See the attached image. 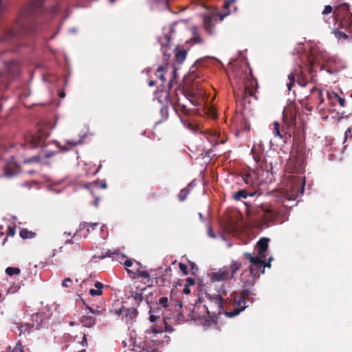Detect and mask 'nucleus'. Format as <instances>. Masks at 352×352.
Listing matches in <instances>:
<instances>
[{"label": "nucleus", "instance_id": "1", "mask_svg": "<svg viewBox=\"0 0 352 352\" xmlns=\"http://www.w3.org/2000/svg\"><path fill=\"white\" fill-rule=\"evenodd\" d=\"M241 264L236 261H232L230 265L224 266L211 275V279L214 281H223L232 279L239 271Z\"/></svg>", "mask_w": 352, "mask_h": 352}, {"label": "nucleus", "instance_id": "2", "mask_svg": "<svg viewBox=\"0 0 352 352\" xmlns=\"http://www.w3.org/2000/svg\"><path fill=\"white\" fill-rule=\"evenodd\" d=\"M206 297L209 300V304L206 306L208 314L212 316L220 315L223 312L224 302L222 297L219 295L212 296L207 294Z\"/></svg>", "mask_w": 352, "mask_h": 352}, {"label": "nucleus", "instance_id": "3", "mask_svg": "<svg viewBox=\"0 0 352 352\" xmlns=\"http://www.w3.org/2000/svg\"><path fill=\"white\" fill-rule=\"evenodd\" d=\"M47 136V135L42 131H38L34 135L27 136L25 138L27 146L32 148L43 146Z\"/></svg>", "mask_w": 352, "mask_h": 352}, {"label": "nucleus", "instance_id": "4", "mask_svg": "<svg viewBox=\"0 0 352 352\" xmlns=\"http://www.w3.org/2000/svg\"><path fill=\"white\" fill-rule=\"evenodd\" d=\"M246 308L245 305V298L243 296H240L239 299L236 300L235 307L232 311H226L225 314L226 316L229 318L234 317L238 314H239L242 311H243Z\"/></svg>", "mask_w": 352, "mask_h": 352}, {"label": "nucleus", "instance_id": "5", "mask_svg": "<svg viewBox=\"0 0 352 352\" xmlns=\"http://www.w3.org/2000/svg\"><path fill=\"white\" fill-rule=\"evenodd\" d=\"M244 256L248 260H249L252 265H255L256 267H258L259 269H262L261 273H264L263 264L265 261L263 259L265 257H261L258 254L256 256H254L251 254L247 252L244 253Z\"/></svg>", "mask_w": 352, "mask_h": 352}, {"label": "nucleus", "instance_id": "6", "mask_svg": "<svg viewBox=\"0 0 352 352\" xmlns=\"http://www.w3.org/2000/svg\"><path fill=\"white\" fill-rule=\"evenodd\" d=\"M250 268V277L252 280L245 279L243 276L244 273L243 272L241 276V280L244 284H252L255 277L259 276L260 272L262 271V269H259L258 267H256L255 265H251L249 267Z\"/></svg>", "mask_w": 352, "mask_h": 352}, {"label": "nucleus", "instance_id": "7", "mask_svg": "<svg viewBox=\"0 0 352 352\" xmlns=\"http://www.w3.org/2000/svg\"><path fill=\"white\" fill-rule=\"evenodd\" d=\"M252 153L253 155V159L257 166L256 168H257L258 174H259V171H261L262 173H264V171H266V173H268L269 170H267L266 162L263 160L262 156L260 155L256 154L253 151V150L252 151Z\"/></svg>", "mask_w": 352, "mask_h": 352}, {"label": "nucleus", "instance_id": "8", "mask_svg": "<svg viewBox=\"0 0 352 352\" xmlns=\"http://www.w3.org/2000/svg\"><path fill=\"white\" fill-rule=\"evenodd\" d=\"M268 239L263 238L256 243L258 254L261 255V257H265V252L268 247Z\"/></svg>", "mask_w": 352, "mask_h": 352}, {"label": "nucleus", "instance_id": "9", "mask_svg": "<svg viewBox=\"0 0 352 352\" xmlns=\"http://www.w3.org/2000/svg\"><path fill=\"white\" fill-rule=\"evenodd\" d=\"M164 64L163 65L160 66L155 73V75L157 78H159L162 82H164L166 80V78L163 74V72L166 69V67L168 65V57H166V54L165 51H164Z\"/></svg>", "mask_w": 352, "mask_h": 352}, {"label": "nucleus", "instance_id": "10", "mask_svg": "<svg viewBox=\"0 0 352 352\" xmlns=\"http://www.w3.org/2000/svg\"><path fill=\"white\" fill-rule=\"evenodd\" d=\"M80 322L82 324L84 327L90 328L95 324L96 320L91 316L85 315L81 317Z\"/></svg>", "mask_w": 352, "mask_h": 352}, {"label": "nucleus", "instance_id": "11", "mask_svg": "<svg viewBox=\"0 0 352 352\" xmlns=\"http://www.w3.org/2000/svg\"><path fill=\"white\" fill-rule=\"evenodd\" d=\"M104 285L100 282H96L94 284V288H91L89 290V294L92 296H100L102 294V289Z\"/></svg>", "mask_w": 352, "mask_h": 352}, {"label": "nucleus", "instance_id": "12", "mask_svg": "<svg viewBox=\"0 0 352 352\" xmlns=\"http://www.w3.org/2000/svg\"><path fill=\"white\" fill-rule=\"evenodd\" d=\"M43 319L44 317L42 313H36L35 314H33L32 316V324H34V327H36V329H39L41 324H42Z\"/></svg>", "mask_w": 352, "mask_h": 352}, {"label": "nucleus", "instance_id": "13", "mask_svg": "<svg viewBox=\"0 0 352 352\" xmlns=\"http://www.w3.org/2000/svg\"><path fill=\"white\" fill-rule=\"evenodd\" d=\"M187 52L184 50H175V60L178 63H182L186 59Z\"/></svg>", "mask_w": 352, "mask_h": 352}, {"label": "nucleus", "instance_id": "14", "mask_svg": "<svg viewBox=\"0 0 352 352\" xmlns=\"http://www.w3.org/2000/svg\"><path fill=\"white\" fill-rule=\"evenodd\" d=\"M131 297L137 302L140 303L144 300V296L142 290H135L131 292Z\"/></svg>", "mask_w": 352, "mask_h": 352}, {"label": "nucleus", "instance_id": "15", "mask_svg": "<svg viewBox=\"0 0 352 352\" xmlns=\"http://www.w3.org/2000/svg\"><path fill=\"white\" fill-rule=\"evenodd\" d=\"M20 236L24 239H33L36 236V233L30 231L25 228L21 229L19 232Z\"/></svg>", "mask_w": 352, "mask_h": 352}, {"label": "nucleus", "instance_id": "16", "mask_svg": "<svg viewBox=\"0 0 352 352\" xmlns=\"http://www.w3.org/2000/svg\"><path fill=\"white\" fill-rule=\"evenodd\" d=\"M34 327V324L32 323H25L24 324H17V328L19 330V335L25 333L26 331H29Z\"/></svg>", "mask_w": 352, "mask_h": 352}, {"label": "nucleus", "instance_id": "17", "mask_svg": "<svg viewBox=\"0 0 352 352\" xmlns=\"http://www.w3.org/2000/svg\"><path fill=\"white\" fill-rule=\"evenodd\" d=\"M120 256L124 257V256L120 255L118 251L116 250L112 252L109 250L105 252V254L102 256L101 258H103L104 257H111L113 260H116V258H119Z\"/></svg>", "mask_w": 352, "mask_h": 352}, {"label": "nucleus", "instance_id": "18", "mask_svg": "<svg viewBox=\"0 0 352 352\" xmlns=\"http://www.w3.org/2000/svg\"><path fill=\"white\" fill-rule=\"evenodd\" d=\"M295 76L296 74L294 73V72H292L287 76L289 82L287 83V87L288 91H291L292 88L293 87V85H294Z\"/></svg>", "mask_w": 352, "mask_h": 352}, {"label": "nucleus", "instance_id": "19", "mask_svg": "<svg viewBox=\"0 0 352 352\" xmlns=\"http://www.w3.org/2000/svg\"><path fill=\"white\" fill-rule=\"evenodd\" d=\"M20 272L21 270L19 267H8L6 269V273L9 276L18 275Z\"/></svg>", "mask_w": 352, "mask_h": 352}, {"label": "nucleus", "instance_id": "20", "mask_svg": "<svg viewBox=\"0 0 352 352\" xmlns=\"http://www.w3.org/2000/svg\"><path fill=\"white\" fill-rule=\"evenodd\" d=\"M273 134L275 137H278L280 139L283 138V136L280 131V124L278 122L275 121L273 123Z\"/></svg>", "mask_w": 352, "mask_h": 352}, {"label": "nucleus", "instance_id": "21", "mask_svg": "<svg viewBox=\"0 0 352 352\" xmlns=\"http://www.w3.org/2000/svg\"><path fill=\"white\" fill-rule=\"evenodd\" d=\"M248 195V194L245 190H240L233 195V197L236 200H240L243 198H246Z\"/></svg>", "mask_w": 352, "mask_h": 352}, {"label": "nucleus", "instance_id": "22", "mask_svg": "<svg viewBox=\"0 0 352 352\" xmlns=\"http://www.w3.org/2000/svg\"><path fill=\"white\" fill-rule=\"evenodd\" d=\"M98 226L97 223H87L83 222L80 224L79 230L86 229L87 232H89V228H96Z\"/></svg>", "mask_w": 352, "mask_h": 352}, {"label": "nucleus", "instance_id": "23", "mask_svg": "<svg viewBox=\"0 0 352 352\" xmlns=\"http://www.w3.org/2000/svg\"><path fill=\"white\" fill-rule=\"evenodd\" d=\"M327 98L329 100L331 101L333 104H336V103L338 102V98L340 96L333 91H328L327 92Z\"/></svg>", "mask_w": 352, "mask_h": 352}, {"label": "nucleus", "instance_id": "24", "mask_svg": "<svg viewBox=\"0 0 352 352\" xmlns=\"http://www.w3.org/2000/svg\"><path fill=\"white\" fill-rule=\"evenodd\" d=\"M189 190L186 188L182 189L178 194V199L179 201H183L186 199L188 196Z\"/></svg>", "mask_w": 352, "mask_h": 352}, {"label": "nucleus", "instance_id": "25", "mask_svg": "<svg viewBox=\"0 0 352 352\" xmlns=\"http://www.w3.org/2000/svg\"><path fill=\"white\" fill-rule=\"evenodd\" d=\"M135 275L144 278H149L150 275L147 271H138V272H133V277L135 278Z\"/></svg>", "mask_w": 352, "mask_h": 352}, {"label": "nucleus", "instance_id": "26", "mask_svg": "<svg viewBox=\"0 0 352 352\" xmlns=\"http://www.w3.org/2000/svg\"><path fill=\"white\" fill-rule=\"evenodd\" d=\"M149 314H150L149 320L152 322H155L160 318V316L158 314H157L156 311H154L153 309H151L149 311Z\"/></svg>", "mask_w": 352, "mask_h": 352}, {"label": "nucleus", "instance_id": "27", "mask_svg": "<svg viewBox=\"0 0 352 352\" xmlns=\"http://www.w3.org/2000/svg\"><path fill=\"white\" fill-rule=\"evenodd\" d=\"M80 143V141H73V140H67L66 144L67 146L64 148V150H69L73 146L78 145Z\"/></svg>", "mask_w": 352, "mask_h": 352}, {"label": "nucleus", "instance_id": "28", "mask_svg": "<svg viewBox=\"0 0 352 352\" xmlns=\"http://www.w3.org/2000/svg\"><path fill=\"white\" fill-rule=\"evenodd\" d=\"M334 34H335V36L338 38H344V39L348 38V35H346L344 32L339 31V30L334 31Z\"/></svg>", "mask_w": 352, "mask_h": 352}, {"label": "nucleus", "instance_id": "29", "mask_svg": "<svg viewBox=\"0 0 352 352\" xmlns=\"http://www.w3.org/2000/svg\"><path fill=\"white\" fill-rule=\"evenodd\" d=\"M168 304V299L167 297H162L159 299V305L162 307L166 308Z\"/></svg>", "mask_w": 352, "mask_h": 352}, {"label": "nucleus", "instance_id": "30", "mask_svg": "<svg viewBox=\"0 0 352 352\" xmlns=\"http://www.w3.org/2000/svg\"><path fill=\"white\" fill-rule=\"evenodd\" d=\"M137 314H138L137 311L134 309H131L127 310V311L126 313V316L133 318H135L137 316Z\"/></svg>", "mask_w": 352, "mask_h": 352}, {"label": "nucleus", "instance_id": "31", "mask_svg": "<svg viewBox=\"0 0 352 352\" xmlns=\"http://www.w3.org/2000/svg\"><path fill=\"white\" fill-rule=\"evenodd\" d=\"M266 221H270L271 219H272L274 217H275V214L274 213V212L270 210V209H267L266 210Z\"/></svg>", "mask_w": 352, "mask_h": 352}, {"label": "nucleus", "instance_id": "32", "mask_svg": "<svg viewBox=\"0 0 352 352\" xmlns=\"http://www.w3.org/2000/svg\"><path fill=\"white\" fill-rule=\"evenodd\" d=\"M133 265V262L130 259H127L124 261V266H125V268L126 269L128 273H131L133 274V272L129 270V268L131 267V266Z\"/></svg>", "mask_w": 352, "mask_h": 352}, {"label": "nucleus", "instance_id": "33", "mask_svg": "<svg viewBox=\"0 0 352 352\" xmlns=\"http://www.w3.org/2000/svg\"><path fill=\"white\" fill-rule=\"evenodd\" d=\"M207 232H208V235L210 237L213 238V239L217 237L216 234H214L213 233L212 226L210 224L207 225Z\"/></svg>", "mask_w": 352, "mask_h": 352}, {"label": "nucleus", "instance_id": "34", "mask_svg": "<svg viewBox=\"0 0 352 352\" xmlns=\"http://www.w3.org/2000/svg\"><path fill=\"white\" fill-rule=\"evenodd\" d=\"M23 351H24V349L21 344V343L18 342V343H16L12 352H23Z\"/></svg>", "mask_w": 352, "mask_h": 352}, {"label": "nucleus", "instance_id": "35", "mask_svg": "<svg viewBox=\"0 0 352 352\" xmlns=\"http://www.w3.org/2000/svg\"><path fill=\"white\" fill-rule=\"evenodd\" d=\"M179 268L181 270V272H182L184 274L186 275L188 274L187 266H186V264L182 263H179Z\"/></svg>", "mask_w": 352, "mask_h": 352}, {"label": "nucleus", "instance_id": "36", "mask_svg": "<svg viewBox=\"0 0 352 352\" xmlns=\"http://www.w3.org/2000/svg\"><path fill=\"white\" fill-rule=\"evenodd\" d=\"M72 280L70 278H66L65 279L63 280V283H62V286L63 287H69V284L72 283Z\"/></svg>", "mask_w": 352, "mask_h": 352}, {"label": "nucleus", "instance_id": "37", "mask_svg": "<svg viewBox=\"0 0 352 352\" xmlns=\"http://www.w3.org/2000/svg\"><path fill=\"white\" fill-rule=\"evenodd\" d=\"M243 181L245 184H252V177L250 175H245L244 177H243Z\"/></svg>", "mask_w": 352, "mask_h": 352}, {"label": "nucleus", "instance_id": "38", "mask_svg": "<svg viewBox=\"0 0 352 352\" xmlns=\"http://www.w3.org/2000/svg\"><path fill=\"white\" fill-rule=\"evenodd\" d=\"M332 11V7L331 6H326L322 11L323 14H327L331 13Z\"/></svg>", "mask_w": 352, "mask_h": 352}, {"label": "nucleus", "instance_id": "39", "mask_svg": "<svg viewBox=\"0 0 352 352\" xmlns=\"http://www.w3.org/2000/svg\"><path fill=\"white\" fill-rule=\"evenodd\" d=\"M186 283H187L186 285H188V287H190V286L195 285V280L192 278H187Z\"/></svg>", "mask_w": 352, "mask_h": 352}, {"label": "nucleus", "instance_id": "40", "mask_svg": "<svg viewBox=\"0 0 352 352\" xmlns=\"http://www.w3.org/2000/svg\"><path fill=\"white\" fill-rule=\"evenodd\" d=\"M338 102L342 107H345V100L341 97H340L338 100Z\"/></svg>", "mask_w": 352, "mask_h": 352}, {"label": "nucleus", "instance_id": "41", "mask_svg": "<svg viewBox=\"0 0 352 352\" xmlns=\"http://www.w3.org/2000/svg\"><path fill=\"white\" fill-rule=\"evenodd\" d=\"M80 344H81V345H82V346H87V342L86 336H85V334L83 335L82 340V341L80 342Z\"/></svg>", "mask_w": 352, "mask_h": 352}, {"label": "nucleus", "instance_id": "42", "mask_svg": "<svg viewBox=\"0 0 352 352\" xmlns=\"http://www.w3.org/2000/svg\"><path fill=\"white\" fill-rule=\"evenodd\" d=\"M183 292L186 294H189L190 293V289L188 285H185V287L183 289Z\"/></svg>", "mask_w": 352, "mask_h": 352}, {"label": "nucleus", "instance_id": "43", "mask_svg": "<svg viewBox=\"0 0 352 352\" xmlns=\"http://www.w3.org/2000/svg\"><path fill=\"white\" fill-rule=\"evenodd\" d=\"M252 294H252V292L250 290H249V289H245V290L243 291V295H242V296H250V295H252Z\"/></svg>", "mask_w": 352, "mask_h": 352}, {"label": "nucleus", "instance_id": "44", "mask_svg": "<svg viewBox=\"0 0 352 352\" xmlns=\"http://www.w3.org/2000/svg\"><path fill=\"white\" fill-rule=\"evenodd\" d=\"M86 307L89 310V311L92 314H96V313H98L99 311H95L93 309H91L90 307H89L88 305L86 306Z\"/></svg>", "mask_w": 352, "mask_h": 352}, {"label": "nucleus", "instance_id": "45", "mask_svg": "<svg viewBox=\"0 0 352 352\" xmlns=\"http://www.w3.org/2000/svg\"><path fill=\"white\" fill-rule=\"evenodd\" d=\"M351 133V129L349 128L346 131H345V138H346L348 137V135Z\"/></svg>", "mask_w": 352, "mask_h": 352}, {"label": "nucleus", "instance_id": "46", "mask_svg": "<svg viewBox=\"0 0 352 352\" xmlns=\"http://www.w3.org/2000/svg\"><path fill=\"white\" fill-rule=\"evenodd\" d=\"M4 9V6L2 4L1 0H0V12Z\"/></svg>", "mask_w": 352, "mask_h": 352}, {"label": "nucleus", "instance_id": "47", "mask_svg": "<svg viewBox=\"0 0 352 352\" xmlns=\"http://www.w3.org/2000/svg\"><path fill=\"white\" fill-rule=\"evenodd\" d=\"M271 265L270 263H264L263 264V267L265 268V267H270Z\"/></svg>", "mask_w": 352, "mask_h": 352}, {"label": "nucleus", "instance_id": "48", "mask_svg": "<svg viewBox=\"0 0 352 352\" xmlns=\"http://www.w3.org/2000/svg\"><path fill=\"white\" fill-rule=\"evenodd\" d=\"M319 96H320V98L321 99V102H324V99H323V98L322 96V93L321 92H320Z\"/></svg>", "mask_w": 352, "mask_h": 352}, {"label": "nucleus", "instance_id": "49", "mask_svg": "<svg viewBox=\"0 0 352 352\" xmlns=\"http://www.w3.org/2000/svg\"><path fill=\"white\" fill-rule=\"evenodd\" d=\"M65 93H64V92H61V93H60V98H64V97H65Z\"/></svg>", "mask_w": 352, "mask_h": 352}, {"label": "nucleus", "instance_id": "50", "mask_svg": "<svg viewBox=\"0 0 352 352\" xmlns=\"http://www.w3.org/2000/svg\"><path fill=\"white\" fill-rule=\"evenodd\" d=\"M195 39L197 41V43H201V40L200 38L197 37V38H195Z\"/></svg>", "mask_w": 352, "mask_h": 352}, {"label": "nucleus", "instance_id": "51", "mask_svg": "<svg viewBox=\"0 0 352 352\" xmlns=\"http://www.w3.org/2000/svg\"><path fill=\"white\" fill-rule=\"evenodd\" d=\"M148 85H149V86H153L154 85V82L153 81H150L148 82Z\"/></svg>", "mask_w": 352, "mask_h": 352}, {"label": "nucleus", "instance_id": "52", "mask_svg": "<svg viewBox=\"0 0 352 352\" xmlns=\"http://www.w3.org/2000/svg\"><path fill=\"white\" fill-rule=\"evenodd\" d=\"M98 202H99V199H96V206H98Z\"/></svg>", "mask_w": 352, "mask_h": 352}, {"label": "nucleus", "instance_id": "53", "mask_svg": "<svg viewBox=\"0 0 352 352\" xmlns=\"http://www.w3.org/2000/svg\"><path fill=\"white\" fill-rule=\"evenodd\" d=\"M64 234L67 235V236H71L72 235L70 232L67 233L66 232L64 233Z\"/></svg>", "mask_w": 352, "mask_h": 352}, {"label": "nucleus", "instance_id": "54", "mask_svg": "<svg viewBox=\"0 0 352 352\" xmlns=\"http://www.w3.org/2000/svg\"><path fill=\"white\" fill-rule=\"evenodd\" d=\"M199 216L200 219H203V215H202V214H201V213H199Z\"/></svg>", "mask_w": 352, "mask_h": 352}, {"label": "nucleus", "instance_id": "55", "mask_svg": "<svg viewBox=\"0 0 352 352\" xmlns=\"http://www.w3.org/2000/svg\"><path fill=\"white\" fill-rule=\"evenodd\" d=\"M78 352H85V349L80 350V351H78Z\"/></svg>", "mask_w": 352, "mask_h": 352}, {"label": "nucleus", "instance_id": "56", "mask_svg": "<svg viewBox=\"0 0 352 352\" xmlns=\"http://www.w3.org/2000/svg\"><path fill=\"white\" fill-rule=\"evenodd\" d=\"M102 188H105L107 187V185H106V184H103V185L102 186Z\"/></svg>", "mask_w": 352, "mask_h": 352}, {"label": "nucleus", "instance_id": "57", "mask_svg": "<svg viewBox=\"0 0 352 352\" xmlns=\"http://www.w3.org/2000/svg\"><path fill=\"white\" fill-rule=\"evenodd\" d=\"M122 344H123L124 346H125V345L126 344V342H125V341H123V342H122Z\"/></svg>", "mask_w": 352, "mask_h": 352}, {"label": "nucleus", "instance_id": "58", "mask_svg": "<svg viewBox=\"0 0 352 352\" xmlns=\"http://www.w3.org/2000/svg\"><path fill=\"white\" fill-rule=\"evenodd\" d=\"M182 107H183L184 111L186 112L185 107H184V106H183Z\"/></svg>", "mask_w": 352, "mask_h": 352}, {"label": "nucleus", "instance_id": "59", "mask_svg": "<svg viewBox=\"0 0 352 352\" xmlns=\"http://www.w3.org/2000/svg\"><path fill=\"white\" fill-rule=\"evenodd\" d=\"M166 38L167 39L168 41H169V37L168 36H166Z\"/></svg>", "mask_w": 352, "mask_h": 352}, {"label": "nucleus", "instance_id": "60", "mask_svg": "<svg viewBox=\"0 0 352 352\" xmlns=\"http://www.w3.org/2000/svg\"><path fill=\"white\" fill-rule=\"evenodd\" d=\"M245 92L247 93L248 91V89L245 87Z\"/></svg>", "mask_w": 352, "mask_h": 352}, {"label": "nucleus", "instance_id": "61", "mask_svg": "<svg viewBox=\"0 0 352 352\" xmlns=\"http://www.w3.org/2000/svg\"><path fill=\"white\" fill-rule=\"evenodd\" d=\"M249 195H250V196H253V195H254V194H253V193H251V194H250Z\"/></svg>", "mask_w": 352, "mask_h": 352}, {"label": "nucleus", "instance_id": "62", "mask_svg": "<svg viewBox=\"0 0 352 352\" xmlns=\"http://www.w3.org/2000/svg\"><path fill=\"white\" fill-rule=\"evenodd\" d=\"M351 97L352 98V94H351Z\"/></svg>", "mask_w": 352, "mask_h": 352}]
</instances>
